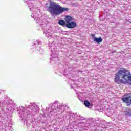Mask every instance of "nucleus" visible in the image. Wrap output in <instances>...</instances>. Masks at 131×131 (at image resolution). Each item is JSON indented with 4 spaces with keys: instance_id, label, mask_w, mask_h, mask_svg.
<instances>
[{
    "instance_id": "nucleus-9",
    "label": "nucleus",
    "mask_w": 131,
    "mask_h": 131,
    "mask_svg": "<svg viewBox=\"0 0 131 131\" xmlns=\"http://www.w3.org/2000/svg\"><path fill=\"white\" fill-rule=\"evenodd\" d=\"M126 115H127V116H129V117H130V116H131V110H129L128 111H126Z\"/></svg>"
},
{
    "instance_id": "nucleus-2",
    "label": "nucleus",
    "mask_w": 131,
    "mask_h": 131,
    "mask_svg": "<svg viewBox=\"0 0 131 131\" xmlns=\"http://www.w3.org/2000/svg\"><path fill=\"white\" fill-rule=\"evenodd\" d=\"M69 8L66 7H62L59 3L56 2L50 1V5L48 7L47 11L52 16H58L61 15L65 11H68Z\"/></svg>"
},
{
    "instance_id": "nucleus-8",
    "label": "nucleus",
    "mask_w": 131,
    "mask_h": 131,
    "mask_svg": "<svg viewBox=\"0 0 131 131\" xmlns=\"http://www.w3.org/2000/svg\"><path fill=\"white\" fill-rule=\"evenodd\" d=\"M90 102H89L88 100H85L84 102V105L85 106V107H90Z\"/></svg>"
},
{
    "instance_id": "nucleus-1",
    "label": "nucleus",
    "mask_w": 131,
    "mask_h": 131,
    "mask_svg": "<svg viewBox=\"0 0 131 131\" xmlns=\"http://www.w3.org/2000/svg\"><path fill=\"white\" fill-rule=\"evenodd\" d=\"M114 81L117 84H130L131 85L130 71L125 69L119 70L117 73L115 74Z\"/></svg>"
},
{
    "instance_id": "nucleus-4",
    "label": "nucleus",
    "mask_w": 131,
    "mask_h": 131,
    "mask_svg": "<svg viewBox=\"0 0 131 131\" xmlns=\"http://www.w3.org/2000/svg\"><path fill=\"white\" fill-rule=\"evenodd\" d=\"M66 26L67 28L72 29V28H75L77 26V24L75 21H71L66 24Z\"/></svg>"
},
{
    "instance_id": "nucleus-11",
    "label": "nucleus",
    "mask_w": 131,
    "mask_h": 131,
    "mask_svg": "<svg viewBox=\"0 0 131 131\" xmlns=\"http://www.w3.org/2000/svg\"><path fill=\"white\" fill-rule=\"evenodd\" d=\"M46 5H48V3H47Z\"/></svg>"
},
{
    "instance_id": "nucleus-6",
    "label": "nucleus",
    "mask_w": 131,
    "mask_h": 131,
    "mask_svg": "<svg viewBox=\"0 0 131 131\" xmlns=\"http://www.w3.org/2000/svg\"><path fill=\"white\" fill-rule=\"evenodd\" d=\"M94 41H95L96 42H97L98 45H100V43L103 41V39H102V37H101L99 38L94 37Z\"/></svg>"
},
{
    "instance_id": "nucleus-5",
    "label": "nucleus",
    "mask_w": 131,
    "mask_h": 131,
    "mask_svg": "<svg viewBox=\"0 0 131 131\" xmlns=\"http://www.w3.org/2000/svg\"><path fill=\"white\" fill-rule=\"evenodd\" d=\"M64 21H66V23H69L70 22H72V21H73V18L69 15H67L65 17Z\"/></svg>"
},
{
    "instance_id": "nucleus-7",
    "label": "nucleus",
    "mask_w": 131,
    "mask_h": 131,
    "mask_svg": "<svg viewBox=\"0 0 131 131\" xmlns=\"http://www.w3.org/2000/svg\"><path fill=\"white\" fill-rule=\"evenodd\" d=\"M58 24H59V25H61V26H66V21L62 19L59 20Z\"/></svg>"
},
{
    "instance_id": "nucleus-3",
    "label": "nucleus",
    "mask_w": 131,
    "mask_h": 131,
    "mask_svg": "<svg viewBox=\"0 0 131 131\" xmlns=\"http://www.w3.org/2000/svg\"><path fill=\"white\" fill-rule=\"evenodd\" d=\"M123 103H125L127 106H130L131 105V93H126L124 95L122 98Z\"/></svg>"
},
{
    "instance_id": "nucleus-10",
    "label": "nucleus",
    "mask_w": 131,
    "mask_h": 131,
    "mask_svg": "<svg viewBox=\"0 0 131 131\" xmlns=\"http://www.w3.org/2000/svg\"><path fill=\"white\" fill-rule=\"evenodd\" d=\"M91 36H92L93 37H95V34H92L91 35Z\"/></svg>"
}]
</instances>
